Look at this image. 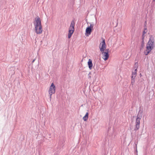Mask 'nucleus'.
Returning a JSON list of instances; mask_svg holds the SVG:
<instances>
[{"instance_id":"nucleus-1","label":"nucleus","mask_w":155,"mask_h":155,"mask_svg":"<svg viewBox=\"0 0 155 155\" xmlns=\"http://www.w3.org/2000/svg\"><path fill=\"white\" fill-rule=\"evenodd\" d=\"M155 44L154 38L151 36L150 37L149 41L146 45V50L144 51V54L146 55H148L153 49Z\"/></svg>"},{"instance_id":"nucleus-2","label":"nucleus","mask_w":155,"mask_h":155,"mask_svg":"<svg viewBox=\"0 0 155 155\" xmlns=\"http://www.w3.org/2000/svg\"><path fill=\"white\" fill-rule=\"evenodd\" d=\"M142 112L140 110L139 111L137 115V117L136 119V124L135 128L134 130L136 131L138 130L140 128V120L142 116Z\"/></svg>"},{"instance_id":"nucleus-3","label":"nucleus","mask_w":155,"mask_h":155,"mask_svg":"<svg viewBox=\"0 0 155 155\" xmlns=\"http://www.w3.org/2000/svg\"><path fill=\"white\" fill-rule=\"evenodd\" d=\"M55 92V87L53 83H52L50 86L48 90V92L49 94V98L51 101V95Z\"/></svg>"},{"instance_id":"nucleus-4","label":"nucleus","mask_w":155,"mask_h":155,"mask_svg":"<svg viewBox=\"0 0 155 155\" xmlns=\"http://www.w3.org/2000/svg\"><path fill=\"white\" fill-rule=\"evenodd\" d=\"M34 24L35 28L41 26V21L39 17L38 16L35 18V20L34 22Z\"/></svg>"},{"instance_id":"nucleus-5","label":"nucleus","mask_w":155,"mask_h":155,"mask_svg":"<svg viewBox=\"0 0 155 155\" xmlns=\"http://www.w3.org/2000/svg\"><path fill=\"white\" fill-rule=\"evenodd\" d=\"M109 49H107L105 50V52H104V51L103 52H101L102 55L103 56L102 58L104 61L107 60L109 58Z\"/></svg>"},{"instance_id":"nucleus-6","label":"nucleus","mask_w":155,"mask_h":155,"mask_svg":"<svg viewBox=\"0 0 155 155\" xmlns=\"http://www.w3.org/2000/svg\"><path fill=\"white\" fill-rule=\"evenodd\" d=\"M102 41L100 43V46L99 47L100 51L101 52L104 51L106 50V46L105 39L103 38H102Z\"/></svg>"},{"instance_id":"nucleus-7","label":"nucleus","mask_w":155,"mask_h":155,"mask_svg":"<svg viewBox=\"0 0 155 155\" xmlns=\"http://www.w3.org/2000/svg\"><path fill=\"white\" fill-rule=\"evenodd\" d=\"M94 25L93 24H90V26L87 27L86 30V33L90 35L91 33L92 30Z\"/></svg>"},{"instance_id":"nucleus-8","label":"nucleus","mask_w":155,"mask_h":155,"mask_svg":"<svg viewBox=\"0 0 155 155\" xmlns=\"http://www.w3.org/2000/svg\"><path fill=\"white\" fill-rule=\"evenodd\" d=\"M35 32L37 34H40L42 33V25L35 28Z\"/></svg>"},{"instance_id":"nucleus-9","label":"nucleus","mask_w":155,"mask_h":155,"mask_svg":"<svg viewBox=\"0 0 155 155\" xmlns=\"http://www.w3.org/2000/svg\"><path fill=\"white\" fill-rule=\"evenodd\" d=\"M87 63L89 68L91 70V69L93 67V63L92 60L91 59H89Z\"/></svg>"},{"instance_id":"nucleus-10","label":"nucleus","mask_w":155,"mask_h":155,"mask_svg":"<svg viewBox=\"0 0 155 155\" xmlns=\"http://www.w3.org/2000/svg\"><path fill=\"white\" fill-rule=\"evenodd\" d=\"M134 69V71L132 72L131 78H135L136 76L137 69V68Z\"/></svg>"},{"instance_id":"nucleus-11","label":"nucleus","mask_w":155,"mask_h":155,"mask_svg":"<svg viewBox=\"0 0 155 155\" xmlns=\"http://www.w3.org/2000/svg\"><path fill=\"white\" fill-rule=\"evenodd\" d=\"M88 112H87L85 115L83 117V119L84 121H87L88 119Z\"/></svg>"},{"instance_id":"nucleus-12","label":"nucleus","mask_w":155,"mask_h":155,"mask_svg":"<svg viewBox=\"0 0 155 155\" xmlns=\"http://www.w3.org/2000/svg\"><path fill=\"white\" fill-rule=\"evenodd\" d=\"M74 31V28L71 27H70L69 32H71L72 33H73Z\"/></svg>"},{"instance_id":"nucleus-13","label":"nucleus","mask_w":155,"mask_h":155,"mask_svg":"<svg viewBox=\"0 0 155 155\" xmlns=\"http://www.w3.org/2000/svg\"><path fill=\"white\" fill-rule=\"evenodd\" d=\"M75 25V22L73 20L72 21L71 25H70V27H72V28H74V26Z\"/></svg>"},{"instance_id":"nucleus-14","label":"nucleus","mask_w":155,"mask_h":155,"mask_svg":"<svg viewBox=\"0 0 155 155\" xmlns=\"http://www.w3.org/2000/svg\"><path fill=\"white\" fill-rule=\"evenodd\" d=\"M135 81L134 78H131V84L130 85V86L132 85V87L133 86L134 84Z\"/></svg>"},{"instance_id":"nucleus-15","label":"nucleus","mask_w":155,"mask_h":155,"mask_svg":"<svg viewBox=\"0 0 155 155\" xmlns=\"http://www.w3.org/2000/svg\"><path fill=\"white\" fill-rule=\"evenodd\" d=\"M73 33H72V32H69V33H68V38H70L72 35V34H73Z\"/></svg>"},{"instance_id":"nucleus-16","label":"nucleus","mask_w":155,"mask_h":155,"mask_svg":"<svg viewBox=\"0 0 155 155\" xmlns=\"http://www.w3.org/2000/svg\"><path fill=\"white\" fill-rule=\"evenodd\" d=\"M138 67V63L137 62H136L135 63V67L134 68V69H135L137 68H137Z\"/></svg>"},{"instance_id":"nucleus-17","label":"nucleus","mask_w":155,"mask_h":155,"mask_svg":"<svg viewBox=\"0 0 155 155\" xmlns=\"http://www.w3.org/2000/svg\"><path fill=\"white\" fill-rule=\"evenodd\" d=\"M144 46V41H141V46L142 47H143Z\"/></svg>"},{"instance_id":"nucleus-18","label":"nucleus","mask_w":155,"mask_h":155,"mask_svg":"<svg viewBox=\"0 0 155 155\" xmlns=\"http://www.w3.org/2000/svg\"><path fill=\"white\" fill-rule=\"evenodd\" d=\"M91 74V72H90L89 74H88V78H91V76H90V74Z\"/></svg>"},{"instance_id":"nucleus-19","label":"nucleus","mask_w":155,"mask_h":155,"mask_svg":"<svg viewBox=\"0 0 155 155\" xmlns=\"http://www.w3.org/2000/svg\"><path fill=\"white\" fill-rule=\"evenodd\" d=\"M144 35H142V41H144Z\"/></svg>"},{"instance_id":"nucleus-20","label":"nucleus","mask_w":155,"mask_h":155,"mask_svg":"<svg viewBox=\"0 0 155 155\" xmlns=\"http://www.w3.org/2000/svg\"><path fill=\"white\" fill-rule=\"evenodd\" d=\"M143 35H144V34H145V33H146V32H145V31H143Z\"/></svg>"},{"instance_id":"nucleus-21","label":"nucleus","mask_w":155,"mask_h":155,"mask_svg":"<svg viewBox=\"0 0 155 155\" xmlns=\"http://www.w3.org/2000/svg\"><path fill=\"white\" fill-rule=\"evenodd\" d=\"M35 59L34 60H33L32 62V63H34V61H35Z\"/></svg>"},{"instance_id":"nucleus-22","label":"nucleus","mask_w":155,"mask_h":155,"mask_svg":"<svg viewBox=\"0 0 155 155\" xmlns=\"http://www.w3.org/2000/svg\"><path fill=\"white\" fill-rule=\"evenodd\" d=\"M135 145H136V148H137V143H136V142L135 143Z\"/></svg>"},{"instance_id":"nucleus-23","label":"nucleus","mask_w":155,"mask_h":155,"mask_svg":"<svg viewBox=\"0 0 155 155\" xmlns=\"http://www.w3.org/2000/svg\"><path fill=\"white\" fill-rule=\"evenodd\" d=\"M144 29H145V30H146V29H147V28H144Z\"/></svg>"},{"instance_id":"nucleus-24","label":"nucleus","mask_w":155,"mask_h":155,"mask_svg":"<svg viewBox=\"0 0 155 155\" xmlns=\"http://www.w3.org/2000/svg\"><path fill=\"white\" fill-rule=\"evenodd\" d=\"M153 1L154 2L155 1V0H153Z\"/></svg>"}]
</instances>
